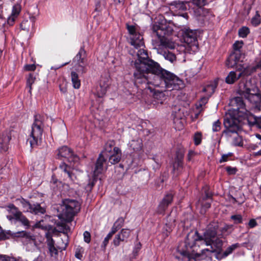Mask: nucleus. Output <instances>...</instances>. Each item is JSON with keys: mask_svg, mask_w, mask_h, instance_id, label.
<instances>
[{"mask_svg": "<svg viewBox=\"0 0 261 261\" xmlns=\"http://www.w3.org/2000/svg\"><path fill=\"white\" fill-rule=\"evenodd\" d=\"M171 117L176 129H181L185 123L182 112L178 107H175L172 110Z\"/></svg>", "mask_w": 261, "mask_h": 261, "instance_id": "f8f14e48", "label": "nucleus"}, {"mask_svg": "<svg viewBox=\"0 0 261 261\" xmlns=\"http://www.w3.org/2000/svg\"><path fill=\"white\" fill-rule=\"evenodd\" d=\"M260 16L258 12H256L255 16L251 19V24L254 26H257L260 23Z\"/></svg>", "mask_w": 261, "mask_h": 261, "instance_id": "79ce46f5", "label": "nucleus"}, {"mask_svg": "<svg viewBox=\"0 0 261 261\" xmlns=\"http://www.w3.org/2000/svg\"><path fill=\"white\" fill-rule=\"evenodd\" d=\"M241 54L239 52H233L228 57L226 65L228 68H234L240 61Z\"/></svg>", "mask_w": 261, "mask_h": 261, "instance_id": "a211bd4d", "label": "nucleus"}, {"mask_svg": "<svg viewBox=\"0 0 261 261\" xmlns=\"http://www.w3.org/2000/svg\"><path fill=\"white\" fill-rule=\"evenodd\" d=\"M43 133V122L41 117L40 115H36L35 117L34 122L32 126V129L28 139L30 146L33 148L39 145L42 140Z\"/></svg>", "mask_w": 261, "mask_h": 261, "instance_id": "423d86ee", "label": "nucleus"}, {"mask_svg": "<svg viewBox=\"0 0 261 261\" xmlns=\"http://www.w3.org/2000/svg\"><path fill=\"white\" fill-rule=\"evenodd\" d=\"M184 42L190 46H196L197 44V32L195 30L185 29L183 32Z\"/></svg>", "mask_w": 261, "mask_h": 261, "instance_id": "dca6fc26", "label": "nucleus"}, {"mask_svg": "<svg viewBox=\"0 0 261 261\" xmlns=\"http://www.w3.org/2000/svg\"><path fill=\"white\" fill-rule=\"evenodd\" d=\"M73 67L80 74L86 72L88 62L86 59V54L84 48H81L73 60Z\"/></svg>", "mask_w": 261, "mask_h": 261, "instance_id": "1a4fd4ad", "label": "nucleus"}, {"mask_svg": "<svg viewBox=\"0 0 261 261\" xmlns=\"http://www.w3.org/2000/svg\"><path fill=\"white\" fill-rule=\"evenodd\" d=\"M21 8L19 4H16L13 6L11 15L7 19V23L9 25H13L15 21L18 17Z\"/></svg>", "mask_w": 261, "mask_h": 261, "instance_id": "aec40b11", "label": "nucleus"}, {"mask_svg": "<svg viewBox=\"0 0 261 261\" xmlns=\"http://www.w3.org/2000/svg\"><path fill=\"white\" fill-rule=\"evenodd\" d=\"M231 218L236 223H240L242 221V217L240 215H232Z\"/></svg>", "mask_w": 261, "mask_h": 261, "instance_id": "5fc2aeb1", "label": "nucleus"}, {"mask_svg": "<svg viewBox=\"0 0 261 261\" xmlns=\"http://www.w3.org/2000/svg\"><path fill=\"white\" fill-rule=\"evenodd\" d=\"M124 222V220L122 218H119L114 223V224L116 225V226L117 227H119V228L120 229L121 227H122Z\"/></svg>", "mask_w": 261, "mask_h": 261, "instance_id": "6e6d98bb", "label": "nucleus"}, {"mask_svg": "<svg viewBox=\"0 0 261 261\" xmlns=\"http://www.w3.org/2000/svg\"><path fill=\"white\" fill-rule=\"evenodd\" d=\"M35 77L33 76V74H30L29 77L27 79V87L29 88V92H31L32 85L34 83Z\"/></svg>", "mask_w": 261, "mask_h": 261, "instance_id": "ea45409f", "label": "nucleus"}, {"mask_svg": "<svg viewBox=\"0 0 261 261\" xmlns=\"http://www.w3.org/2000/svg\"><path fill=\"white\" fill-rule=\"evenodd\" d=\"M61 207L62 213L59 218H63L66 222H70L74 215L80 211V205L76 200L65 199L63 201Z\"/></svg>", "mask_w": 261, "mask_h": 261, "instance_id": "0eeeda50", "label": "nucleus"}, {"mask_svg": "<svg viewBox=\"0 0 261 261\" xmlns=\"http://www.w3.org/2000/svg\"><path fill=\"white\" fill-rule=\"evenodd\" d=\"M173 195L172 194H167L160 202L158 208V213L163 214L167 208L169 204L172 201Z\"/></svg>", "mask_w": 261, "mask_h": 261, "instance_id": "4be33fe9", "label": "nucleus"}, {"mask_svg": "<svg viewBox=\"0 0 261 261\" xmlns=\"http://www.w3.org/2000/svg\"><path fill=\"white\" fill-rule=\"evenodd\" d=\"M69 62H66V63H65L61 65H59V66H54V67H51V69H55V70H57L66 65H67V64H68Z\"/></svg>", "mask_w": 261, "mask_h": 261, "instance_id": "0e129e2a", "label": "nucleus"}, {"mask_svg": "<svg viewBox=\"0 0 261 261\" xmlns=\"http://www.w3.org/2000/svg\"><path fill=\"white\" fill-rule=\"evenodd\" d=\"M71 79L72 86L74 89H79L81 86V81L79 78L77 73L75 71L71 73Z\"/></svg>", "mask_w": 261, "mask_h": 261, "instance_id": "473e14b6", "label": "nucleus"}, {"mask_svg": "<svg viewBox=\"0 0 261 261\" xmlns=\"http://www.w3.org/2000/svg\"><path fill=\"white\" fill-rule=\"evenodd\" d=\"M106 161L107 159L102 156V154H100L93 171V181L96 180L97 177L101 174L105 170H107Z\"/></svg>", "mask_w": 261, "mask_h": 261, "instance_id": "2eb2a0df", "label": "nucleus"}, {"mask_svg": "<svg viewBox=\"0 0 261 261\" xmlns=\"http://www.w3.org/2000/svg\"><path fill=\"white\" fill-rule=\"evenodd\" d=\"M194 140L195 145H198L201 143V134L200 133H196L194 136Z\"/></svg>", "mask_w": 261, "mask_h": 261, "instance_id": "de8ad7c7", "label": "nucleus"}, {"mask_svg": "<svg viewBox=\"0 0 261 261\" xmlns=\"http://www.w3.org/2000/svg\"><path fill=\"white\" fill-rule=\"evenodd\" d=\"M189 6V3L187 2L180 1H175L170 4V10L174 13L175 15H180L184 17H187L186 13L180 14V12L187 10Z\"/></svg>", "mask_w": 261, "mask_h": 261, "instance_id": "ddd939ff", "label": "nucleus"}, {"mask_svg": "<svg viewBox=\"0 0 261 261\" xmlns=\"http://www.w3.org/2000/svg\"><path fill=\"white\" fill-rule=\"evenodd\" d=\"M237 110L230 109L226 113L224 119V125L225 127L224 133L232 139V143L234 145L242 146V139L238 134L242 122L237 117Z\"/></svg>", "mask_w": 261, "mask_h": 261, "instance_id": "20e7f679", "label": "nucleus"}, {"mask_svg": "<svg viewBox=\"0 0 261 261\" xmlns=\"http://www.w3.org/2000/svg\"><path fill=\"white\" fill-rule=\"evenodd\" d=\"M64 240L65 242L63 241V239H62V243L60 244V243H58V249L62 250H65L67 246V236L66 234H64Z\"/></svg>", "mask_w": 261, "mask_h": 261, "instance_id": "49530a36", "label": "nucleus"}, {"mask_svg": "<svg viewBox=\"0 0 261 261\" xmlns=\"http://www.w3.org/2000/svg\"><path fill=\"white\" fill-rule=\"evenodd\" d=\"M226 171L228 172V173L230 174H235L236 172V169L234 168H232L231 167H227L226 168Z\"/></svg>", "mask_w": 261, "mask_h": 261, "instance_id": "052dcab7", "label": "nucleus"}, {"mask_svg": "<svg viewBox=\"0 0 261 261\" xmlns=\"http://www.w3.org/2000/svg\"><path fill=\"white\" fill-rule=\"evenodd\" d=\"M159 96L160 97L163 96L164 94L162 92H158V93H155L154 96L155 97H157L158 96Z\"/></svg>", "mask_w": 261, "mask_h": 261, "instance_id": "774afa93", "label": "nucleus"}, {"mask_svg": "<svg viewBox=\"0 0 261 261\" xmlns=\"http://www.w3.org/2000/svg\"><path fill=\"white\" fill-rule=\"evenodd\" d=\"M35 23V18L32 17L31 18V21L28 20H23L20 24L21 28L23 30L29 31L30 28L31 24L33 27Z\"/></svg>", "mask_w": 261, "mask_h": 261, "instance_id": "c9c22d12", "label": "nucleus"}, {"mask_svg": "<svg viewBox=\"0 0 261 261\" xmlns=\"http://www.w3.org/2000/svg\"><path fill=\"white\" fill-rule=\"evenodd\" d=\"M232 154L231 153H229L228 154H223L221 158V159H220V163H223V162H226L228 161V159L229 158V156H231Z\"/></svg>", "mask_w": 261, "mask_h": 261, "instance_id": "4d7b16f0", "label": "nucleus"}, {"mask_svg": "<svg viewBox=\"0 0 261 261\" xmlns=\"http://www.w3.org/2000/svg\"><path fill=\"white\" fill-rule=\"evenodd\" d=\"M58 156L59 158H65L71 163L79 161L78 156L74 154L72 150L67 146H63L58 149Z\"/></svg>", "mask_w": 261, "mask_h": 261, "instance_id": "4468645a", "label": "nucleus"}, {"mask_svg": "<svg viewBox=\"0 0 261 261\" xmlns=\"http://www.w3.org/2000/svg\"><path fill=\"white\" fill-rule=\"evenodd\" d=\"M20 203L23 208V211L25 212H30V209L32 207V204L26 201L24 199L20 200Z\"/></svg>", "mask_w": 261, "mask_h": 261, "instance_id": "a19ab883", "label": "nucleus"}, {"mask_svg": "<svg viewBox=\"0 0 261 261\" xmlns=\"http://www.w3.org/2000/svg\"><path fill=\"white\" fill-rule=\"evenodd\" d=\"M216 87L215 83H211L204 87L203 91L206 93L208 96H210L214 92Z\"/></svg>", "mask_w": 261, "mask_h": 261, "instance_id": "e433bc0d", "label": "nucleus"}, {"mask_svg": "<svg viewBox=\"0 0 261 261\" xmlns=\"http://www.w3.org/2000/svg\"><path fill=\"white\" fill-rule=\"evenodd\" d=\"M114 146L115 142L114 141L110 140L108 141L105 145L104 149L100 154H102V156L105 158V156L113 152V148L116 147Z\"/></svg>", "mask_w": 261, "mask_h": 261, "instance_id": "c756f323", "label": "nucleus"}, {"mask_svg": "<svg viewBox=\"0 0 261 261\" xmlns=\"http://www.w3.org/2000/svg\"><path fill=\"white\" fill-rule=\"evenodd\" d=\"M19 221L21 223L22 225L26 226L27 227H29L30 224H29V221L27 219V218L24 216L21 212L19 214V215L16 217V218L15 219V221Z\"/></svg>", "mask_w": 261, "mask_h": 261, "instance_id": "4c0bfd02", "label": "nucleus"}, {"mask_svg": "<svg viewBox=\"0 0 261 261\" xmlns=\"http://www.w3.org/2000/svg\"><path fill=\"white\" fill-rule=\"evenodd\" d=\"M230 105L233 107L231 110H237V117L240 119L241 122L246 120L251 125H255L257 127L261 128V117L253 115L246 108L242 97H236L230 101Z\"/></svg>", "mask_w": 261, "mask_h": 261, "instance_id": "39448f33", "label": "nucleus"}, {"mask_svg": "<svg viewBox=\"0 0 261 261\" xmlns=\"http://www.w3.org/2000/svg\"><path fill=\"white\" fill-rule=\"evenodd\" d=\"M81 249H82V248L80 249L79 250L77 249L75 254V257L80 259H81L83 256L81 252Z\"/></svg>", "mask_w": 261, "mask_h": 261, "instance_id": "e2e57ef3", "label": "nucleus"}, {"mask_svg": "<svg viewBox=\"0 0 261 261\" xmlns=\"http://www.w3.org/2000/svg\"><path fill=\"white\" fill-rule=\"evenodd\" d=\"M11 137L8 133H3L0 135V147L4 151H6L8 149L9 142Z\"/></svg>", "mask_w": 261, "mask_h": 261, "instance_id": "a878e982", "label": "nucleus"}, {"mask_svg": "<svg viewBox=\"0 0 261 261\" xmlns=\"http://www.w3.org/2000/svg\"><path fill=\"white\" fill-rule=\"evenodd\" d=\"M42 256H38L37 257L35 258L33 261H42Z\"/></svg>", "mask_w": 261, "mask_h": 261, "instance_id": "338daca9", "label": "nucleus"}, {"mask_svg": "<svg viewBox=\"0 0 261 261\" xmlns=\"http://www.w3.org/2000/svg\"><path fill=\"white\" fill-rule=\"evenodd\" d=\"M109 83L108 79H101L96 88L95 94L98 97H103L106 93Z\"/></svg>", "mask_w": 261, "mask_h": 261, "instance_id": "6ab92c4d", "label": "nucleus"}, {"mask_svg": "<svg viewBox=\"0 0 261 261\" xmlns=\"http://www.w3.org/2000/svg\"><path fill=\"white\" fill-rule=\"evenodd\" d=\"M7 210L9 214L7 215V218L11 222H15V219L21 212L13 204L8 205Z\"/></svg>", "mask_w": 261, "mask_h": 261, "instance_id": "b1692460", "label": "nucleus"}, {"mask_svg": "<svg viewBox=\"0 0 261 261\" xmlns=\"http://www.w3.org/2000/svg\"><path fill=\"white\" fill-rule=\"evenodd\" d=\"M257 225V223L254 219H251L248 223V225L250 228H253Z\"/></svg>", "mask_w": 261, "mask_h": 261, "instance_id": "680f3d73", "label": "nucleus"}, {"mask_svg": "<svg viewBox=\"0 0 261 261\" xmlns=\"http://www.w3.org/2000/svg\"><path fill=\"white\" fill-rule=\"evenodd\" d=\"M153 35L158 39L152 40L153 48L165 60L174 64L176 61L175 48L176 44L168 38L172 33L171 27L164 24H154L152 27Z\"/></svg>", "mask_w": 261, "mask_h": 261, "instance_id": "f03ea898", "label": "nucleus"}, {"mask_svg": "<svg viewBox=\"0 0 261 261\" xmlns=\"http://www.w3.org/2000/svg\"><path fill=\"white\" fill-rule=\"evenodd\" d=\"M119 229V227H117L116 225L113 224L111 231L108 234H110L111 236H113Z\"/></svg>", "mask_w": 261, "mask_h": 261, "instance_id": "bf43d9fd", "label": "nucleus"}, {"mask_svg": "<svg viewBox=\"0 0 261 261\" xmlns=\"http://www.w3.org/2000/svg\"><path fill=\"white\" fill-rule=\"evenodd\" d=\"M0 260L1 261H28L26 259H23L19 257L17 259H16L14 257H9L7 255H0Z\"/></svg>", "mask_w": 261, "mask_h": 261, "instance_id": "58836bf2", "label": "nucleus"}, {"mask_svg": "<svg viewBox=\"0 0 261 261\" xmlns=\"http://www.w3.org/2000/svg\"><path fill=\"white\" fill-rule=\"evenodd\" d=\"M14 237H21L23 242L25 243L27 249L29 251L34 250L36 247L35 237L30 232L25 231H18L14 233Z\"/></svg>", "mask_w": 261, "mask_h": 261, "instance_id": "9d476101", "label": "nucleus"}, {"mask_svg": "<svg viewBox=\"0 0 261 261\" xmlns=\"http://www.w3.org/2000/svg\"><path fill=\"white\" fill-rule=\"evenodd\" d=\"M46 237L47 239L46 243L50 255L51 257L56 258L58 254V249L55 247L54 241L48 234H46Z\"/></svg>", "mask_w": 261, "mask_h": 261, "instance_id": "393cba45", "label": "nucleus"}, {"mask_svg": "<svg viewBox=\"0 0 261 261\" xmlns=\"http://www.w3.org/2000/svg\"><path fill=\"white\" fill-rule=\"evenodd\" d=\"M192 4L198 8L197 15L203 14V7L208 3V0H192Z\"/></svg>", "mask_w": 261, "mask_h": 261, "instance_id": "cd10ccee", "label": "nucleus"}, {"mask_svg": "<svg viewBox=\"0 0 261 261\" xmlns=\"http://www.w3.org/2000/svg\"><path fill=\"white\" fill-rule=\"evenodd\" d=\"M127 29L129 35V42L130 44L134 46V48L137 50L136 54L138 59L135 62V67L136 68V63L141 60V59H140L138 55V51L140 50H143L146 52L147 55L148 54L146 50L144 49L143 48H141L142 47L144 46V43L142 35L139 33L137 28L133 25H127ZM134 52L136 53V51H134Z\"/></svg>", "mask_w": 261, "mask_h": 261, "instance_id": "6e6552de", "label": "nucleus"}, {"mask_svg": "<svg viewBox=\"0 0 261 261\" xmlns=\"http://www.w3.org/2000/svg\"><path fill=\"white\" fill-rule=\"evenodd\" d=\"M208 101V97H202L200 100L199 101L198 104L197 105L196 109L197 112L195 113V118H197L198 117V115L200 112L202 110V107L205 105Z\"/></svg>", "mask_w": 261, "mask_h": 261, "instance_id": "f704fd0d", "label": "nucleus"}, {"mask_svg": "<svg viewBox=\"0 0 261 261\" xmlns=\"http://www.w3.org/2000/svg\"><path fill=\"white\" fill-rule=\"evenodd\" d=\"M182 170V159L177 157L173 165V172L176 175H178Z\"/></svg>", "mask_w": 261, "mask_h": 261, "instance_id": "c85d7f7f", "label": "nucleus"}, {"mask_svg": "<svg viewBox=\"0 0 261 261\" xmlns=\"http://www.w3.org/2000/svg\"><path fill=\"white\" fill-rule=\"evenodd\" d=\"M141 59L136 63L134 75L136 84H144V89L152 91L149 85L165 87L169 90H178L184 87L183 81L177 76L161 67L159 64L149 59L143 50L138 51Z\"/></svg>", "mask_w": 261, "mask_h": 261, "instance_id": "f257e3e1", "label": "nucleus"}, {"mask_svg": "<svg viewBox=\"0 0 261 261\" xmlns=\"http://www.w3.org/2000/svg\"><path fill=\"white\" fill-rule=\"evenodd\" d=\"M242 75V73L237 75L234 71H230L225 79V82L229 84L234 83Z\"/></svg>", "mask_w": 261, "mask_h": 261, "instance_id": "7c9ffc66", "label": "nucleus"}, {"mask_svg": "<svg viewBox=\"0 0 261 261\" xmlns=\"http://www.w3.org/2000/svg\"><path fill=\"white\" fill-rule=\"evenodd\" d=\"M71 166V165H70V166H68L65 163H63L60 165L59 168H60V169H61V171H62L64 172L65 176L66 175L68 178H69L70 179H71V180H73V173H72V172L70 171V166Z\"/></svg>", "mask_w": 261, "mask_h": 261, "instance_id": "2f4dec72", "label": "nucleus"}, {"mask_svg": "<svg viewBox=\"0 0 261 261\" xmlns=\"http://www.w3.org/2000/svg\"><path fill=\"white\" fill-rule=\"evenodd\" d=\"M213 132H218L221 129V122L219 120L215 121L213 125Z\"/></svg>", "mask_w": 261, "mask_h": 261, "instance_id": "09e8293b", "label": "nucleus"}, {"mask_svg": "<svg viewBox=\"0 0 261 261\" xmlns=\"http://www.w3.org/2000/svg\"><path fill=\"white\" fill-rule=\"evenodd\" d=\"M142 141L139 138L132 140L128 144V149L133 152L140 151L142 150Z\"/></svg>", "mask_w": 261, "mask_h": 261, "instance_id": "5701e85b", "label": "nucleus"}, {"mask_svg": "<svg viewBox=\"0 0 261 261\" xmlns=\"http://www.w3.org/2000/svg\"><path fill=\"white\" fill-rule=\"evenodd\" d=\"M249 33V29L247 27H242L239 30V35L242 38L246 37Z\"/></svg>", "mask_w": 261, "mask_h": 261, "instance_id": "37998d69", "label": "nucleus"}, {"mask_svg": "<svg viewBox=\"0 0 261 261\" xmlns=\"http://www.w3.org/2000/svg\"><path fill=\"white\" fill-rule=\"evenodd\" d=\"M24 68L27 71H34L36 69V66L35 64L26 65L24 66Z\"/></svg>", "mask_w": 261, "mask_h": 261, "instance_id": "13d9d810", "label": "nucleus"}, {"mask_svg": "<svg viewBox=\"0 0 261 261\" xmlns=\"http://www.w3.org/2000/svg\"><path fill=\"white\" fill-rule=\"evenodd\" d=\"M112 236L110 235V234H108L107 236L105 238L103 241L101 245V247L105 249L108 245L109 240L111 239Z\"/></svg>", "mask_w": 261, "mask_h": 261, "instance_id": "3c124183", "label": "nucleus"}, {"mask_svg": "<svg viewBox=\"0 0 261 261\" xmlns=\"http://www.w3.org/2000/svg\"><path fill=\"white\" fill-rule=\"evenodd\" d=\"M234 67L238 71H241L240 73H242V75H249L255 71V67H253V66H245L242 63H240V62Z\"/></svg>", "mask_w": 261, "mask_h": 261, "instance_id": "bb28decb", "label": "nucleus"}, {"mask_svg": "<svg viewBox=\"0 0 261 261\" xmlns=\"http://www.w3.org/2000/svg\"><path fill=\"white\" fill-rule=\"evenodd\" d=\"M239 91L242 97H244L251 103L257 105L261 101L260 94L256 93H251V90L246 86H244L243 88L240 86Z\"/></svg>", "mask_w": 261, "mask_h": 261, "instance_id": "9b49d317", "label": "nucleus"}, {"mask_svg": "<svg viewBox=\"0 0 261 261\" xmlns=\"http://www.w3.org/2000/svg\"><path fill=\"white\" fill-rule=\"evenodd\" d=\"M243 44L244 43L243 41H236L233 45V49L234 50V52L240 53V49L242 47Z\"/></svg>", "mask_w": 261, "mask_h": 261, "instance_id": "c03bdc74", "label": "nucleus"}, {"mask_svg": "<svg viewBox=\"0 0 261 261\" xmlns=\"http://www.w3.org/2000/svg\"><path fill=\"white\" fill-rule=\"evenodd\" d=\"M176 51L179 54L185 55L186 52V47L185 45H178L176 48Z\"/></svg>", "mask_w": 261, "mask_h": 261, "instance_id": "8fccbe9b", "label": "nucleus"}, {"mask_svg": "<svg viewBox=\"0 0 261 261\" xmlns=\"http://www.w3.org/2000/svg\"><path fill=\"white\" fill-rule=\"evenodd\" d=\"M83 236L84 241L87 243H90L91 241V234L90 232L86 231L84 232Z\"/></svg>", "mask_w": 261, "mask_h": 261, "instance_id": "864d4df0", "label": "nucleus"}, {"mask_svg": "<svg viewBox=\"0 0 261 261\" xmlns=\"http://www.w3.org/2000/svg\"><path fill=\"white\" fill-rule=\"evenodd\" d=\"M121 152L118 147H114L112 153H111L105 156V158H109V162L111 164H115L118 163L121 159Z\"/></svg>", "mask_w": 261, "mask_h": 261, "instance_id": "412c9836", "label": "nucleus"}, {"mask_svg": "<svg viewBox=\"0 0 261 261\" xmlns=\"http://www.w3.org/2000/svg\"><path fill=\"white\" fill-rule=\"evenodd\" d=\"M238 244H233L231 246H229L227 249L225 250V251L223 253V256L226 257L227 255L231 253L232 251L234 250L238 247Z\"/></svg>", "mask_w": 261, "mask_h": 261, "instance_id": "a18cd8bd", "label": "nucleus"}, {"mask_svg": "<svg viewBox=\"0 0 261 261\" xmlns=\"http://www.w3.org/2000/svg\"><path fill=\"white\" fill-rule=\"evenodd\" d=\"M217 225L212 228L210 226L200 236L197 231H191L187 236L185 244L187 249L196 247L210 246V248L201 250L202 254L206 252H214L221 250L223 246V241L216 237Z\"/></svg>", "mask_w": 261, "mask_h": 261, "instance_id": "7ed1b4c3", "label": "nucleus"}, {"mask_svg": "<svg viewBox=\"0 0 261 261\" xmlns=\"http://www.w3.org/2000/svg\"><path fill=\"white\" fill-rule=\"evenodd\" d=\"M32 207L30 209V212L32 213H34L35 214H43L45 213V210L44 207H42L39 204L35 203L32 204Z\"/></svg>", "mask_w": 261, "mask_h": 261, "instance_id": "72a5a7b5", "label": "nucleus"}, {"mask_svg": "<svg viewBox=\"0 0 261 261\" xmlns=\"http://www.w3.org/2000/svg\"><path fill=\"white\" fill-rule=\"evenodd\" d=\"M259 145H260L261 146V142L259 143ZM254 155L255 156H260L261 155V149L259 151H258L256 152H254Z\"/></svg>", "mask_w": 261, "mask_h": 261, "instance_id": "69168bd1", "label": "nucleus"}, {"mask_svg": "<svg viewBox=\"0 0 261 261\" xmlns=\"http://www.w3.org/2000/svg\"><path fill=\"white\" fill-rule=\"evenodd\" d=\"M130 230L126 229H122L117 234L113 240V244L114 246L117 247L120 245L121 242H126L130 236Z\"/></svg>", "mask_w": 261, "mask_h": 261, "instance_id": "f3484780", "label": "nucleus"}, {"mask_svg": "<svg viewBox=\"0 0 261 261\" xmlns=\"http://www.w3.org/2000/svg\"><path fill=\"white\" fill-rule=\"evenodd\" d=\"M200 206L201 207L200 212L201 214H203L205 212L206 210L210 207L211 203L210 202H206L205 203H202L200 204Z\"/></svg>", "mask_w": 261, "mask_h": 261, "instance_id": "603ef678", "label": "nucleus"}]
</instances>
